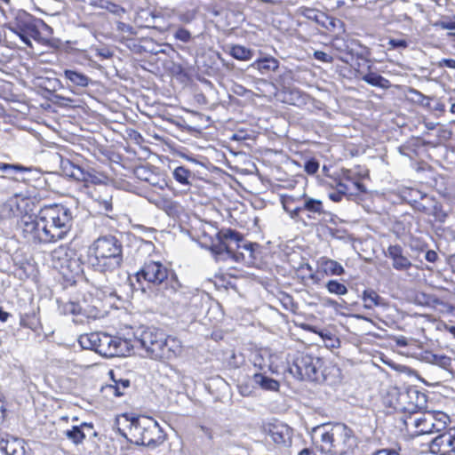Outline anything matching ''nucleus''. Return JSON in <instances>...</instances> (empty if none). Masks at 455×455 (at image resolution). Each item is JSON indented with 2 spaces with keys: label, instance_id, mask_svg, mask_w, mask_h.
Masks as SVG:
<instances>
[{
  "label": "nucleus",
  "instance_id": "f03ea898",
  "mask_svg": "<svg viewBox=\"0 0 455 455\" xmlns=\"http://www.w3.org/2000/svg\"><path fill=\"white\" fill-rule=\"evenodd\" d=\"M118 432L137 445L156 447L164 440L162 428L151 417L122 415L116 421Z\"/></svg>",
  "mask_w": 455,
  "mask_h": 455
},
{
  "label": "nucleus",
  "instance_id": "4468645a",
  "mask_svg": "<svg viewBox=\"0 0 455 455\" xmlns=\"http://www.w3.org/2000/svg\"><path fill=\"white\" fill-rule=\"evenodd\" d=\"M60 168L63 174L74 180L85 183H95L96 177L84 172L80 166L74 164L70 160L60 157Z\"/></svg>",
  "mask_w": 455,
  "mask_h": 455
},
{
  "label": "nucleus",
  "instance_id": "f3484780",
  "mask_svg": "<svg viewBox=\"0 0 455 455\" xmlns=\"http://www.w3.org/2000/svg\"><path fill=\"white\" fill-rule=\"evenodd\" d=\"M0 451L5 455H29L26 443L19 438H6L0 435Z\"/></svg>",
  "mask_w": 455,
  "mask_h": 455
},
{
  "label": "nucleus",
  "instance_id": "e433bc0d",
  "mask_svg": "<svg viewBox=\"0 0 455 455\" xmlns=\"http://www.w3.org/2000/svg\"><path fill=\"white\" fill-rule=\"evenodd\" d=\"M56 99L60 100L58 102L60 106H63L67 108L74 109L79 111L81 109L83 112H84V108L78 104L76 100L69 99V98H64L59 95L54 96Z\"/></svg>",
  "mask_w": 455,
  "mask_h": 455
},
{
  "label": "nucleus",
  "instance_id": "4be33fe9",
  "mask_svg": "<svg viewBox=\"0 0 455 455\" xmlns=\"http://www.w3.org/2000/svg\"><path fill=\"white\" fill-rule=\"evenodd\" d=\"M64 76L72 86L76 87L84 88L88 86L92 82L89 76L76 69H66L64 71Z\"/></svg>",
  "mask_w": 455,
  "mask_h": 455
},
{
  "label": "nucleus",
  "instance_id": "69168bd1",
  "mask_svg": "<svg viewBox=\"0 0 455 455\" xmlns=\"http://www.w3.org/2000/svg\"><path fill=\"white\" fill-rule=\"evenodd\" d=\"M353 184H354V186L356 188V189L358 191H360V192H364L365 191L364 186L362 183H360L358 181H355V182H353Z\"/></svg>",
  "mask_w": 455,
  "mask_h": 455
},
{
  "label": "nucleus",
  "instance_id": "0eeeda50",
  "mask_svg": "<svg viewBox=\"0 0 455 455\" xmlns=\"http://www.w3.org/2000/svg\"><path fill=\"white\" fill-rule=\"evenodd\" d=\"M242 242L243 238L238 232L229 228L223 229L216 233L215 237L211 241L209 249L214 255L223 259L231 258L238 260V255L235 253V250L240 247H243L248 251L250 257H253L254 247L257 245L254 243H244L241 245L240 243Z\"/></svg>",
  "mask_w": 455,
  "mask_h": 455
},
{
  "label": "nucleus",
  "instance_id": "a19ab883",
  "mask_svg": "<svg viewBox=\"0 0 455 455\" xmlns=\"http://www.w3.org/2000/svg\"><path fill=\"white\" fill-rule=\"evenodd\" d=\"M29 169L20 164H11L0 163V171L8 174H12L18 172H27Z\"/></svg>",
  "mask_w": 455,
  "mask_h": 455
},
{
  "label": "nucleus",
  "instance_id": "6e6552de",
  "mask_svg": "<svg viewBox=\"0 0 455 455\" xmlns=\"http://www.w3.org/2000/svg\"><path fill=\"white\" fill-rule=\"evenodd\" d=\"M139 283L146 281L153 286H161L164 290V296L175 293L180 288L179 281L174 277H169V271L160 261L149 260L144 263L136 273Z\"/></svg>",
  "mask_w": 455,
  "mask_h": 455
},
{
  "label": "nucleus",
  "instance_id": "dca6fc26",
  "mask_svg": "<svg viewBox=\"0 0 455 455\" xmlns=\"http://www.w3.org/2000/svg\"><path fill=\"white\" fill-rule=\"evenodd\" d=\"M386 255L392 259V267L395 270L406 271L412 266L411 260L403 254V248L398 244L388 246Z\"/></svg>",
  "mask_w": 455,
  "mask_h": 455
},
{
  "label": "nucleus",
  "instance_id": "6e6d98bb",
  "mask_svg": "<svg viewBox=\"0 0 455 455\" xmlns=\"http://www.w3.org/2000/svg\"><path fill=\"white\" fill-rule=\"evenodd\" d=\"M198 428L200 429L204 436L207 437L209 440L213 439V431L210 427L200 425Z\"/></svg>",
  "mask_w": 455,
  "mask_h": 455
},
{
  "label": "nucleus",
  "instance_id": "338daca9",
  "mask_svg": "<svg viewBox=\"0 0 455 455\" xmlns=\"http://www.w3.org/2000/svg\"><path fill=\"white\" fill-rule=\"evenodd\" d=\"M299 455H315V453L308 449H304L299 453Z\"/></svg>",
  "mask_w": 455,
  "mask_h": 455
},
{
  "label": "nucleus",
  "instance_id": "aec40b11",
  "mask_svg": "<svg viewBox=\"0 0 455 455\" xmlns=\"http://www.w3.org/2000/svg\"><path fill=\"white\" fill-rule=\"evenodd\" d=\"M87 435H96L92 424L82 423L80 426H75L66 431V436L76 444L81 443Z\"/></svg>",
  "mask_w": 455,
  "mask_h": 455
},
{
  "label": "nucleus",
  "instance_id": "412c9836",
  "mask_svg": "<svg viewBox=\"0 0 455 455\" xmlns=\"http://www.w3.org/2000/svg\"><path fill=\"white\" fill-rule=\"evenodd\" d=\"M301 199H303V211L308 212V219L315 220L317 216H321L324 213L323 202L321 200L309 197L306 194L301 196Z\"/></svg>",
  "mask_w": 455,
  "mask_h": 455
},
{
  "label": "nucleus",
  "instance_id": "603ef678",
  "mask_svg": "<svg viewBox=\"0 0 455 455\" xmlns=\"http://www.w3.org/2000/svg\"><path fill=\"white\" fill-rule=\"evenodd\" d=\"M438 68H455V60L453 59H443L438 61L437 63Z\"/></svg>",
  "mask_w": 455,
  "mask_h": 455
},
{
  "label": "nucleus",
  "instance_id": "0e129e2a",
  "mask_svg": "<svg viewBox=\"0 0 455 455\" xmlns=\"http://www.w3.org/2000/svg\"><path fill=\"white\" fill-rule=\"evenodd\" d=\"M117 28H118V29H120L122 31L131 30L132 29V28L130 26L126 25L124 22H119L118 25H117Z\"/></svg>",
  "mask_w": 455,
  "mask_h": 455
},
{
  "label": "nucleus",
  "instance_id": "cd10ccee",
  "mask_svg": "<svg viewBox=\"0 0 455 455\" xmlns=\"http://www.w3.org/2000/svg\"><path fill=\"white\" fill-rule=\"evenodd\" d=\"M112 376L113 384H110L108 388L116 396L124 395L125 390L130 387L131 382L128 379H116L114 373L110 372Z\"/></svg>",
  "mask_w": 455,
  "mask_h": 455
},
{
  "label": "nucleus",
  "instance_id": "864d4df0",
  "mask_svg": "<svg viewBox=\"0 0 455 455\" xmlns=\"http://www.w3.org/2000/svg\"><path fill=\"white\" fill-rule=\"evenodd\" d=\"M371 455H400V453L395 449H380L374 451Z\"/></svg>",
  "mask_w": 455,
  "mask_h": 455
},
{
  "label": "nucleus",
  "instance_id": "8fccbe9b",
  "mask_svg": "<svg viewBox=\"0 0 455 455\" xmlns=\"http://www.w3.org/2000/svg\"><path fill=\"white\" fill-rule=\"evenodd\" d=\"M314 57L323 62L331 63L333 60V58L328 53L322 51H315L314 52Z\"/></svg>",
  "mask_w": 455,
  "mask_h": 455
},
{
  "label": "nucleus",
  "instance_id": "423d86ee",
  "mask_svg": "<svg viewBox=\"0 0 455 455\" xmlns=\"http://www.w3.org/2000/svg\"><path fill=\"white\" fill-rule=\"evenodd\" d=\"M449 422V416L443 411L416 413L403 420L407 432L412 436L441 432L447 427Z\"/></svg>",
  "mask_w": 455,
  "mask_h": 455
},
{
  "label": "nucleus",
  "instance_id": "ea45409f",
  "mask_svg": "<svg viewBox=\"0 0 455 455\" xmlns=\"http://www.w3.org/2000/svg\"><path fill=\"white\" fill-rule=\"evenodd\" d=\"M409 98L413 102L419 103L422 106H428L431 100L430 98L424 96L422 93L416 90H411L409 92Z\"/></svg>",
  "mask_w": 455,
  "mask_h": 455
},
{
  "label": "nucleus",
  "instance_id": "4d7b16f0",
  "mask_svg": "<svg viewBox=\"0 0 455 455\" xmlns=\"http://www.w3.org/2000/svg\"><path fill=\"white\" fill-rule=\"evenodd\" d=\"M323 306L325 307H332V308H335L337 309L339 307V303L332 299H330V298H325L323 299Z\"/></svg>",
  "mask_w": 455,
  "mask_h": 455
},
{
  "label": "nucleus",
  "instance_id": "774afa93",
  "mask_svg": "<svg viewBox=\"0 0 455 455\" xmlns=\"http://www.w3.org/2000/svg\"><path fill=\"white\" fill-rule=\"evenodd\" d=\"M451 266L455 272V254L450 259Z\"/></svg>",
  "mask_w": 455,
  "mask_h": 455
},
{
  "label": "nucleus",
  "instance_id": "f257e3e1",
  "mask_svg": "<svg viewBox=\"0 0 455 455\" xmlns=\"http://www.w3.org/2000/svg\"><path fill=\"white\" fill-rule=\"evenodd\" d=\"M73 216L63 205H45L36 216H24L22 233L33 243H51L64 239L72 228Z\"/></svg>",
  "mask_w": 455,
  "mask_h": 455
},
{
  "label": "nucleus",
  "instance_id": "37998d69",
  "mask_svg": "<svg viewBox=\"0 0 455 455\" xmlns=\"http://www.w3.org/2000/svg\"><path fill=\"white\" fill-rule=\"evenodd\" d=\"M95 202L99 204V207L101 210H104L106 212H109L112 210V201L111 196H106L104 197L99 196L95 197Z\"/></svg>",
  "mask_w": 455,
  "mask_h": 455
},
{
  "label": "nucleus",
  "instance_id": "7ed1b4c3",
  "mask_svg": "<svg viewBox=\"0 0 455 455\" xmlns=\"http://www.w3.org/2000/svg\"><path fill=\"white\" fill-rule=\"evenodd\" d=\"M312 439L320 450L331 455H349L357 447L353 430L342 423L319 425L312 429Z\"/></svg>",
  "mask_w": 455,
  "mask_h": 455
},
{
  "label": "nucleus",
  "instance_id": "a18cd8bd",
  "mask_svg": "<svg viewBox=\"0 0 455 455\" xmlns=\"http://www.w3.org/2000/svg\"><path fill=\"white\" fill-rule=\"evenodd\" d=\"M253 364L260 371H265L267 368H270V364L266 362L263 355L259 353L256 354L253 358Z\"/></svg>",
  "mask_w": 455,
  "mask_h": 455
},
{
  "label": "nucleus",
  "instance_id": "c756f323",
  "mask_svg": "<svg viewBox=\"0 0 455 455\" xmlns=\"http://www.w3.org/2000/svg\"><path fill=\"white\" fill-rule=\"evenodd\" d=\"M322 266L326 274L333 275H340L344 274V267L336 260L330 259H323Z\"/></svg>",
  "mask_w": 455,
  "mask_h": 455
},
{
  "label": "nucleus",
  "instance_id": "ddd939ff",
  "mask_svg": "<svg viewBox=\"0 0 455 455\" xmlns=\"http://www.w3.org/2000/svg\"><path fill=\"white\" fill-rule=\"evenodd\" d=\"M265 431L276 444L289 445L291 443L292 430L283 422L275 421L269 423L265 427Z\"/></svg>",
  "mask_w": 455,
  "mask_h": 455
},
{
  "label": "nucleus",
  "instance_id": "c9c22d12",
  "mask_svg": "<svg viewBox=\"0 0 455 455\" xmlns=\"http://www.w3.org/2000/svg\"><path fill=\"white\" fill-rule=\"evenodd\" d=\"M62 314L77 315L82 312V307L78 303L68 301L64 303L60 307Z\"/></svg>",
  "mask_w": 455,
  "mask_h": 455
},
{
  "label": "nucleus",
  "instance_id": "5701e85b",
  "mask_svg": "<svg viewBox=\"0 0 455 455\" xmlns=\"http://www.w3.org/2000/svg\"><path fill=\"white\" fill-rule=\"evenodd\" d=\"M362 300L363 302V307L366 309H372L373 307H382L386 305L384 299L371 289L363 291Z\"/></svg>",
  "mask_w": 455,
  "mask_h": 455
},
{
  "label": "nucleus",
  "instance_id": "680f3d73",
  "mask_svg": "<svg viewBox=\"0 0 455 455\" xmlns=\"http://www.w3.org/2000/svg\"><path fill=\"white\" fill-rule=\"evenodd\" d=\"M341 197H342V194L341 193H337V194H331L330 195V198L333 201V202H339L341 200Z\"/></svg>",
  "mask_w": 455,
  "mask_h": 455
},
{
  "label": "nucleus",
  "instance_id": "49530a36",
  "mask_svg": "<svg viewBox=\"0 0 455 455\" xmlns=\"http://www.w3.org/2000/svg\"><path fill=\"white\" fill-rule=\"evenodd\" d=\"M174 37L177 40H180L183 43H188L191 39V34L190 32L183 28H180L177 29V31L174 33Z\"/></svg>",
  "mask_w": 455,
  "mask_h": 455
},
{
  "label": "nucleus",
  "instance_id": "5fc2aeb1",
  "mask_svg": "<svg viewBox=\"0 0 455 455\" xmlns=\"http://www.w3.org/2000/svg\"><path fill=\"white\" fill-rule=\"evenodd\" d=\"M19 36L20 38L27 44L31 45V42L29 38L27 36V35L24 33L23 29L20 27H17L16 28L12 29Z\"/></svg>",
  "mask_w": 455,
  "mask_h": 455
},
{
  "label": "nucleus",
  "instance_id": "13d9d810",
  "mask_svg": "<svg viewBox=\"0 0 455 455\" xmlns=\"http://www.w3.org/2000/svg\"><path fill=\"white\" fill-rule=\"evenodd\" d=\"M437 258H438V255L435 251L429 250L426 252L425 259L428 262H435Z\"/></svg>",
  "mask_w": 455,
  "mask_h": 455
},
{
  "label": "nucleus",
  "instance_id": "58836bf2",
  "mask_svg": "<svg viewBox=\"0 0 455 455\" xmlns=\"http://www.w3.org/2000/svg\"><path fill=\"white\" fill-rule=\"evenodd\" d=\"M20 324L22 327L35 330L37 325V319L36 317V315L33 313L31 315L26 314V315H21Z\"/></svg>",
  "mask_w": 455,
  "mask_h": 455
},
{
  "label": "nucleus",
  "instance_id": "c03bdc74",
  "mask_svg": "<svg viewBox=\"0 0 455 455\" xmlns=\"http://www.w3.org/2000/svg\"><path fill=\"white\" fill-rule=\"evenodd\" d=\"M100 7L118 16L124 13L125 12L122 6L112 2H106L105 4H101Z\"/></svg>",
  "mask_w": 455,
  "mask_h": 455
},
{
  "label": "nucleus",
  "instance_id": "09e8293b",
  "mask_svg": "<svg viewBox=\"0 0 455 455\" xmlns=\"http://www.w3.org/2000/svg\"><path fill=\"white\" fill-rule=\"evenodd\" d=\"M438 25L443 29H455V16L443 19Z\"/></svg>",
  "mask_w": 455,
  "mask_h": 455
},
{
  "label": "nucleus",
  "instance_id": "2f4dec72",
  "mask_svg": "<svg viewBox=\"0 0 455 455\" xmlns=\"http://www.w3.org/2000/svg\"><path fill=\"white\" fill-rule=\"evenodd\" d=\"M230 54L239 60H249L252 57V52L242 45H234L231 47Z\"/></svg>",
  "mask_w": 455,
  "mask_h": 455
},
{
  "label": "nucleus",
  "instance_id": "393cba45",
  "mask_svg": "<svg viewBox=\"0 0 455 455\" xmlns=\"http://www.w3.org/2000/svg\"><path fill=\"white\" fill-rule=\"evenodd\" d=\"M279 67V61L273 57L259 59L251 64V68L258 69L262 74L275 71Z\"/></svg>",
  "mask_w": 455,
  "mask_h": 455
},
{
  "label": "nucleus",
  "instance_id": "de8ad7c7",
  "mask_svg": "<svg viewBox=\"0 0 455 455\" xmlns=\"http://www.w3.org/2000/svg\"><path fill=\"white\" fill-rule=\"evenodd\" d=\"M318 168H319V164L315 159H310V160L307 161L305 164V171L308 174H315L318 171Z\"/></svg>",
  "mask_w": 455,
  "mask_h": 455
},
{
  "label": "nucleus",
  "instance_id": "3c124183",
  "mask_svg": "<svg viewBox=\"0 0 455 455\" xmlns=\"http://www.w3.org/2000/svg\"><path fill=\"white\" fill-rule=\"evenodd\" d=\"M388 44L393 48L405 49L408 46L407 41L403 39H390Z\"/></svg>",
  "mask_w": 455,
  "mask_h": 455
},
{
  "label": "nucleus",
  "instance_id": "7c9ffc66",
  "mask_svg": "<svg viewBox=\"0 0 455 455\" xmlns=\"http://www.w3.org/2000/svg\"><path fill=\"white\" fill-rule=\"evenodd\" d=\"M191 172L183 166L175 168L172 172L174 180L184 186H188L190 184L189 179L191 178Z\"/></svg>",
  "mask_w": 455,
  "mask_h": 455
},
{
  "label": "nucleus",
  "instance_id": "2eb2a0df",
  "mask_svg": "<svg viewBox=\"0 0 455 455\" xmlns=\"http://www.w3.org/2000/svg\"><path fill=\"white\" fill-rule=\"evenodd\" d=\"M200 119L199 123H188L182 118L172 116L167 118L168 121L180 127L182 130L187 131L191 134L201 133L203 130L206 129L211 124V118L209 116H197Z\"/></svg>",
  "mask_w": 455,
  "mask_h": 455
},
{
  "label": "nucleus",
  "instance_id": "473e14b6",
  "mask_svg": "<svg viewBox=\"0 0 455 455\" xmlns=\"http://www.w3.org/2000/svg\"><path fill=\"white\" fill-rule=\"evenodd\" d=\"M326 289L330 293L336 294V295H345L347 293L348 290L341 283H339L336 280H330L326 283Z\"/></svg>",
  "mask_w": 455,
  "mask_h": 455
},
{
  "label": "nucleus",
  "instance_id": "c85d7f7f",
  "mask_svg": "<svg viewBox=\"0 0 455 455\" xmlns=\"http://www.w3.org/2000/svg\"><path fill=\"white\" fill-rule=\"evenodd\" d=\"M426 361L431 364L437 365L446 371H451V358L443 355L429 353L426 355Z\"/></svg>",
  "mask_w": 455,
  "mask_h": 455
},
{
  "label": "nucleus",
  "instance_id": "79ce46f5",
  "mask_svg": "<svg viewBox=\"0 0 455 455\" xmlns=\"http://www.w3.org/2000/svg\"><path fill=\"white\" fill-rule=\"evenodd\" d=\"M282 204L284 211L289 213L291 219H296L299 216L300 212H303L302 205L297 206L293 209L290 207V199H282Z\"/></svg>",
  "mask_w": 455,
  "mask_h": 455
},
{
  "label": "nucleus",
  "instance_id": "1a4fd4ad",
  "mask_svg": "<svg viewBox=\"0 0 455 455\" xmlns=\"http://www.w3.org/2000/svg\"><path fill=\"white\" fill-rule=\"evenodd\" d=\"M321 360L309 355H299L289 367V372L299 380L315 381L319 378Z\"/></svg>",
  "mask_w": 455,
  "mask_h": 455
},
{
  "label": "nucleus",
  "instance_id": "39448f33",
  "mask_svg": "<svg viewBox=\"0 0 455 455\" xmlns=\"http://www.w3.org/2000/svg\"><path fill=\"white\" fill-rule=\"evenodd\" d=\"M137 341L148 355L156 360H170L177 357L182 350L181 342L174 337L166 336L156 328L141 331Z\"/></svg>",
  "mask_w": 455,
  "mask_h": 455
},
{
  "label": "nucleus",
  "instance_id": "e2e57ef3",
  "mask_svg": "<svg viewBox=\"0 0 455 455\" xmlns=\"http://www.w3.org/2000/svg\"><path fill=\"white\" fill-rule=\"evenodd\" d=\"M309 330L313 331L315 333H318L323 339H331V334L329 332L316 331L312 327H310Z\"/></svg>",
  "mask_w": 455,
  "mask_h": 455
},
{
  "label": "nucleus",
  "instance_id": "b1692460",
  "mask_svg": "<svg viewBox=\"0 0 455 455\" xmlns=\"http://www.w3.org/2000/svg\"><path fill=\"white\" fill-rule=\"evenodd\" d=\"M103 333L92 332L79 337V344L84 349L98 351Z\"/></svg>",
  "mask_w": 455,
  "mask_h": 455
},
{
  "label": "nucleus",
  "instance_id": "6ab92c4d",
  "mask_svg": "<svg viewBox=\"0 0 455 455\" xmlns=\"http://www.w3.org/2000/svg\"><path fill=\"white\" fill-rule=\"evenodd\" d=\"M435 447L443 453H455V428L436 436L432 442V448Z\"/></svg>",
  "mask_w": 455,
  "mask_h": 455
},
{
  "label": "nucleus",
  "instance_id": "052dcab7",
  "mask_svg": "<svg viewBox=\"0 0 455 455\" xmlns=\"http://www.w3.org/2000/svg\"><path fill=\"white\" fill-rule=\"evenodd\" d=\"M10 314L0 308V321L4 323L8 320Z\"/></svg>",
  "mask_w": 455,
  "mask_h": 455
},
{
  "label": "nucleus",
  "instance_id": "9d476101",
  "mask_svg": "<svg viewBox=\"0 0 455 455\" xmlns=\"http://www.w3.org/2000/svg\"><path fill=\"white\" fill-rule=\"evenodd\" d=\"M397 409L410 415H415L427 404L426 395L416 388L401 391L397 395Z\"/></svg>",
  "mask_w": 455,
  "mask_h": 455
},
{
  "label": "nucleus",
  "instance_id": "f704fd0d",
  "mask_svg": "<svg viewBox=\"0 0 455 455\" xmlns=\"http://www.w3.org/2000/svg\"><path fill=\"white\" fill-rule=\"evenodd\" d=\"M300 13L308 20H314L317 23H322L321 18L324 17V14L316 9L309 7H302Z\"/></svg>",
  "mask_w": 455,
  "mask_h": 455
},
{
  "label": "nucleus",
  "instance_id": "a878e982",
  "mask_svg": "<svg viewBox=\"0 0 455 455\" xmlns=\"http://www.w3.org/2000/svg\"><path fill=\"white\" fill-rule=\"evenodd\" d=\"M252 382L265 390L276 391L279 388V382L277 380L268 378L262 373H254L252 375Z\"/></svg>",
  "mask_w": 455,
  "mask_h": 455
},
{
  "label": "nucleus",
  "instance_id": "9b49d317",
  "mask_svg": "<svg viewBox=\"0 0 455 455\" xmlns=\"http://www.w3.org/2000/svg\"><path fill=\"white\" fill-rule=\"evenodd\" d=\"M52 256L53 260L59 261L55 267H60L62 271L68 270L76 275L82 271L79 259L75 257V253L68 248L60 246L52 251Z\"/></svg>",
  "mask_w": 455,
  "mask_h": 455
},
{
  "label": "nucleus",
  "instance_id": "4c0bfd02",
  "mask_svg": "<svg viewBox=\"0 0 455 455\" xmlns=\"http://www.w3.org/2000/svg\"><path fill=\"white\" fill-rule=\"evenodd\" d=\"M238 391L243 396H249L253 393L254 383L252 382V377L248 378L241 381L238 385Z\"/></svg>",
  "mask_w": 455,
  "mask_h": 455
},
{
  "label": "nucleus",
  "instance_id": "a211bd4d",
  "mask_svg": "<svg viewBox=\"0 0 455 455\" xmlns=\"http://www.w3.org/2000/svg\"><path fill=\"white\" fill-rule=\"evenodd\" d=\"M26 204L25 198L17 196L10 197L1 205L0 218L12 219L19 216L21 213V204Z\"/></svg>",
  "mask_w": 455,
  "mask_h": 455
},
{
  "label": "nucleus",
  "instance_id": "f8f14e48",
  "mask_svg": "<svg viewBox=\"0 0 455 455\" xmlns=\"http://www.w3.org/2000/svg\"><path fill=\"white\" fill-rule=\"evenodd\" d=\"M126 347V341L103 333L97 353L105 357L121 356L124 355Z\"/></svg>",
  "mask_w": 455,
  "mask_h": 455
},
{
  "label": "nucleus",
  "instance_id": "bf43d9fd",
  "mask_svg": "<svg viewBox=\"0 0 455 455\" xmlns=\"http://www.w3.org/2000/svg\"><path fill=\"white\" fill-rule=\"evenodd\" d=\"M339 193L345 195L348 190V188L346 184L339 182L337 186Z\"/></svg>",
  "mask_w": 455,
  "mask_h": 455
},
{
  "label": "nucleus",
  "instance_id": "20e7f679",
  "mask_svg": "<svg viewBox=\"0 0 455 455\" xmlns=\"http://www.w3.org/2000/svg\"><path fill=\"white\" fill-rule=\"evenodd\" d=\"M89 262L95 271L106 275L119 272L123 263L121 243L112 235L100 236L90 246ZM112 283H116L112 276Z\"/></svg>",
  "mask_w": 455,
  "mask_h": 455
},
{
  "label": "nucleus",
  "instance_id": "72a5a7b5",
  "mask_svg": "<svg viewBox=\"0 0 455 455\" xmlns=\"http://www.w3.org/2000/svg\"><path fill=\"white\" fill-rule=\"evenodd\" d=\"M363 80L369 84L379 86L381 88L387 87L388 80L375 73H370L363 77Z\"/></svg>",
  "mask_w": 455,
  "mask_h": 455
},
{
  "label": "nucleus",
  "instance_id": "bb28decb",
  "mask_svg": "<svg viewBox=\"0 0 455 455\" xmlns=\"http://www.w3.org/2000/svg\"><path fill=\"white\" fill-rule=\"evenodd\" d=\"M36 85L50 93H53L61 87V83L54 76H39L36 78Z\"/></svg>",
  "mask_w": 455,
  "mask_h": 455
}]
</instances>
